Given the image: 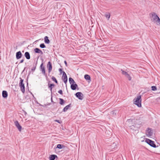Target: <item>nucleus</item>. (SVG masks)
Instances as JSON below:
<instances>
[{
	"instance_id": "f704fd0d",
	"label": "nucleus",
	"mask_w": 160,
	"mask_h": 160,
	"mask_svg": "<svg viewBox=\"0 0 160 160\" xmlns=\"http://www.w3.org/2000/svg\"><path fill=\"white\" fill-rule=\"evenodd\" d=\"M59 71L60 72V73H63V71H62V69H61V68H59Z\"/></svg>"
},
{
	"instance_id": "2f4dec72",
	"label": "nucleus",
	"mask_w": 160,
	"mask_h": 160,
	"mask_svg": "<svg viewBox=\"0 0 160 160\" xmlns=\"http://www.w3.org/2000/svg\"><path fill=\"white\" fill-rule=\"evenodd\" d=\"M110 13H108L105 15V17L106 18L108 19L110 18Z\"/></svg>"
},
{
	"instance_id": "e433bc0d",
	"label": "nucleus",
	"mask_w": 160,
	"mask_h": 160,
	"mask_svg": "<svg viewBox=\"0 0 160 160\" xmlns=\"http://www.w3.org/2000/svg\"><path fill=\"white\" fill-rule=\"evenodd\" d=\"M64 62L65 64V65L66 67L68 66V64L66 61H64Z\"/></svg>"
},
{
	"instance_id": "f3484780",
	"label": "nucleus",
	"mask_w": 160,
	"mask_h": 160,
	"mask_svg": "<svg viewBox=\"0 0 160 160\" xmlns=\"http://www.w3.org/2000/svg\"><path fill=\"white\" fill-rule=\"evenodd\" d=\"M55 84L53 83L48 84V88L50 89L51 95L52 93V89L55 86Z\"/></svg>"
},
{
	"instance_id": "b1692460",
	"label": "nucleus",
	"mask_w": 160,
	"mask_h": 160,
	"mask_svg": "<svg viewBox=\"0 0 160 160\" xmlns=\"http://www.w3.org/2000/svg\"><path fill=\"white\" fill-rule=\"evenodd\" d=\"M117 111L116 110H114L112 111L111 112V114L112 115V116H114L116 115L117 113Z\"/></svg>"
},
{
	"instance_id": "a211bd4d",
	"label": "nucleus",
	"mask_w": 160,
	"mask_h": 160,
	"mask_svg": "<svg viewBox=\"0 0 160 160\" xmlns=\"http://www.w3.org/2000/svg\"><path fill=\"white\" fill-rule=\"evenodd\" d=\"M56 158H58L57 156L56 155L52 154L49 156V160H55Z\"/></svg>"
},
{
	"instance_id": "f257e3e1",
	"label": "nucleus",
	"mask_w": 160,
	"mask_h": 160,
	"mask_svg": "<svg viewBox=\"0 0 160 160\" xmlns=\"http://www.w3.org/2000/svg\"><path fill=\"white\" fill-rule=\"evenodd\" d=\"M150 17L152 18L151 20L153 22H156L157 25H160V19L157 14L153 12L150 13Z\"/></svg>"
},
{
	"instance_id": "4468645a",
	"label": "nucleus",
	"mask_w": 160,
	"mask_h": 160,
	"mask_svg": "<svg viewBox=\"0 0 160 160\" xmlns=\"http://www.w3.org/2000/svg\"><path fill=\"white\" fill-rule=\"evenodd\" d=\"M78 86L77 84L75 83H72L71 84V88L72 90H75L78 87Z\"/></svg>"
},
{
	"instance_id": "ddd939ff",
	"label": "nucleus",
	"mask_w": 160,
	"mask_h": 160,
	"mask_svg": "<svg viewBox=\"0 0 160 160\" xmlns=\"http://www.w3.org/2000/svg\"><path fill=\"white\" fill-rule=\"evenodd\" d=\"M16 58L17 59H19L21 58L22 56L20 51H18L16 53Z\"/></svg>"
},
{
	"instance_id": "4c0bfd02",
	"label": "nucleus",
	"mask_w": 160,
	"mask_h": 160,
	"mask_svg": "<svg viewBox=\"0 0 160 160\" xmlns=\"http://www.w3.org/2000/svg\"><path fill=\"white\" fill-rule=\"evenodd\" d=\"M23 61H24V59H22L20 61V62H19V63H22L23 62Z\"/></svg>"
},
{
	"instance_id": "20e7f679",
	"label": "nucleus",
	"mask_w": 160,
	"mask_h": 160,
	"mask_svg": "<svg viewBox=\"0 0 160 160\" xmlns=\"http://www.w3.org/2000/svg\"><path fill=\"white\" fill-rule=\"evenodd\" d=\"M118 143L117 142H113L112 144L108 145L107 146V149L110 150V151H114L118 149Z\"/></svg>"
},
{
	"instance_id": "c756f323",
	"label": "nucleus",
	"mask_w": 160,
	"mask_h": 160,
	"mask_svg": "<svg viewBox=\"0 0 160 160\" xmlns=\"http://www.w3.org/2000/svg\"><path fill=\"white\" fill-rule=\"evenodd\" d=\"M121 71H122V74L124 75L125 76L128 74L127 72L123 70L122 69L121 70Z\"/></svg>"
},
{
	"instance_id": "6ab92c4d",
	"label": "nucleus",
	"mask_w": 160,
	"mask_h": 160,
	"mask_svg": "<svg viewBox=\"0 0 160 160\" xmlns=\"http://www.w3.org/2000/svg\"><path fill=\"white\" fill-rule=\"evenodd\" d=\"M34 51L36 53H40L42 55L43 54L42 51L38 48H35Z\"/></svg>"
},
{
	"instance_id": "bb28decb",
	"label": "nucleus",
	"mask_w": 160,
	"mask_h": 160,
	"mask_svg": "<svg viewBox=\"0 0 160 160\" xmlns=\"http://www.w3.org/2000/svg\"><path fill=\"white\" fill-rule=\"evenodd\" d=\"M52 79L56 83L58 84V82L56 78L54 76H52Z\"/></svg>"
},
{
	"instance_id": "c9c22d12",
	"label": "nucleus",
	"mask_w": 160,
	"mask_h": 160,
	"mask_svg": "<svg viewBox=\"0 0 160 160\" xmlns=\"http://www.w3.org/2000/svg\"><path fill=\"white\" fill-rule=\"evenodd\" d=\"M54 121L55 122H58V123H60V121L59 120L56 119L54 120Z\"/></svg>"
},
{
	"instance_id": "4be33fe9",
	"label": "nucleus",
	"mask_w": 160,
	"mask_h": 160,
	"mask_svg": "<svg viewBox=\"0 0 160 160\" xmlns=\"http://www.w3.org/2000/svg\"><path fill=\"white\" fill-rule=\"evenodd\" d=\"M71 104H70L69 105L66 106L63 109V111L64 112H66L69 108V107H71Z\"/></svg>"
},
{
	"instance_id": "37998d69",
	"label": "nucleus",
	"mask_w": 160,
	"mask_h": 160,
	"mask_svg": "<svg viewBox=\"0 0 160 160\" xmlns=\"http://www.w3.org/2000/svg\"><path fill=\"white\" fill-rule=\"evenodd\" d=\"M24 113L25 114H27V112H25Z\"/></svg>"
},
{
	"instance_id": "a19ab883",
	"label": "nucleus",
	"mask_w": 160,
	"mask_h": 160,
	"mask_svg": "<svg viewBox=\"0 0 160 160\" xmlns=\"http://www.w3.org/2000/svg\"><path fill=\"white\" fill-rule=\"evenodd\" d=\"M37 63H38V62H37V61L36 63L35 64V65H34V64L33 66H36V67L37 65Z\"/></svg>"
},
{
	"instance_id": "2eb2a0df",
	"label": "nucleus",
	"mask_w": 160,
	"mask_h": 160,
	"mask_svg": "<svg viewBox=\"0 0 160 160\" xmlns=\"http://www.w3.org/2000/svg\"><path fill=\"white\" fill-rule=\"evenodd\" d=\"M65 147V146L63 144H58L57 145L56 147L54 148V149L55 151H56V149L57 148L61 149L62 148H64Z\"/></svg>"
},
{
	"instance_id": "aec40b11",
	"label": "nucleus",
	"mask_w": 160,
	"mask_h": 160,
	"mask_svg": "<svg viewBox=\"0 0 160 160\" xmlns=\"http://www.w3.org/2000/svg\"><path fill=\"white\" fill-rule=\"evenodd\" d=\"M24 56L28 60L30 58V55L28 52H26L24 54Z\"/></svg>"
},
{
	"instance_id": "1a4fd4ad",
	"label": "nucleus",
	"mask_w": 160,
	"mask_h": 160,
	"mask_svg": "<svg viewBox=\"0 0 160 160\" xmlns=\"http://www.w3.org/2000/svg\"><path fill=\"white\" fill-rule=\"evenodd\" d=\"M62 79L65 84L68 81V78L66 73L64 72H63V74Z\"/></svg>"
},
{
	"instance_id": "423d86ee",
	"label": "nucleus",
	"mask_w": 160,
	"mask_h": 160,
	"mask_svg": "<svg viewBox=\"0 0 160 160\" xmlns=\"http://www.w3.org/2000/svg\"><path fill=\"white\" fill-rule=\"evenodd\" d=\"M145 142L152 147L154 148H156V146L155 143L154 142L151 140L147 138L145 140Z\"/></svg>"
},
{
	"instance_id": "9d476101",
	"label": "nucleus",
	"mask_w": 160,
	"mask_h": 160,
	"mask_svg": "<svg viewBox=\"0 0 160 160\" xmlns=\"http://www.w3.org/2000/svg\"><path fill=\"white\" fill-rule=\"evenodd\" d=\"M47 67L48 69V73H49L51 72L52 69V64L51 62L49 61L48 62Z\"/></svg>"
},
{
	"instance_id": "a18cd8bd",
	"label": "nucleus",
	"mask_w": 160,
	"mask_h": 160,
	"mask_svg": "<svg viewBox=\"0 0 160 160\" xmlns=\"http://www.w3.org/2000/svg\"><path fill=\"white\" fill-rule=\"evenodd\" d=\"M27 85H28V82L27 83Z\"/></svg>"
},
{
	"instance_id": "473e14b6",
	"label": "nucleus",
	"mask_w": 160,
	"mask_h": 160,
	"mask_svg": "<svg viewBox=\"0 0 160 160\" xmlns=\"http://www.w3.org/2000/svg\"><path fill=\"white\" fill-rule=\"evenodd\" d=\"M36 66H33V67L31 69V71L33 72L35 71L36 69Z\"/></svg>"
},
{
	"instance_id": "c85d7f7f",
	"label": "nucleus",
	"mask_w": 160,
	"mask_h": 160,
	"mask_svg": "<svg viewBox=\"0 0 160 160\" xmlns=\"http://www.w3.org/2000/svg\"><path fill=\"white\" fill-rule=\"evenodd\" d=\"M40 47L41 48H44L46 47V46L44 43H42L40 45Z\"/></svg>"
},
{
	"instance_id": "79ce46f5",
	"label": "nucleus",
	"mask_w": 160,
	"mask_h": 160,
	"mask_svg": "<svg viewBox=\"0 0 160 160\" xmlns=\"http://www.w3.org/2000/svg\"><path fill=\"white\" fill-rule=\"evenodd\" d=\"M26 68V67H25L24 68V70H23V72H24V71L25 70V69Z\"/></svg>"
},
{
	"instance_id": "412c9836",
	"label": "nucleus",
	"mask_w": 160,
	"mask_h": 160,
	"mask_svg": "<svg viewBox=\"0 0 160 160\" xmlns=\"http://www.w3.org/2000/svg\"><path fill=\"white\" fill-rule=\"evenodd\" d=\"M44 42L45 43L47 44H49L50 43V41L48 39V36H45L44 38Z\"/></svg>"
},
{
	"instance_id": "58836bf2",
	"label": "nucleus",
	"mask_w": 160,
	"mask_h": 160,
	"mask_svg": "<svg viewBox=\"0 0 160 160\" xmlns=\"http://www.w3.org/2000/svg\"><path fill=\"white\" fill-rule=\"evenodd\" d=\"M51 101L52 102L54 103V102H53V100H52V95L51 96Z\"/></svg>"
},
{
	"instance_id": "5701e85b",
	"label": "nucleus",
	"mask_w": 160,
	"mask_h": 160,
	"mask_svg": "<svg viewBox=\"0 0 160 160\" xmlns=\"http://www.w3.org/2000/svg\"><path fill=\"white\" fill-rule=\"evenodd\" d=\"M85 79L87 80H91L90 76L88 74H86L84 75Z\"/></svg>"
},
{
	"instance_id": "f03ea898",
	"label": "nucleus",
	"mask_w": 160,
	"mask_h": 160,
	"mask_svg": "<svg viewBox=\"0 0 160 160\" xmlns=\"http://www.w3.org/2000/svg\"><path fill=\"white\" fill-rule=\"evenodd\" d=\"M142 123V122L139 120H136L135 121L134 124L130 126V128L131 129L136 131L141 127Z\"/></svg>"
},
{
	"instance_id": "c03bdc74",
	"label": "nucleus",
	"mask_w": 160,
	"mask_h": 160,
	"mask_svg": "<svg viewBox=\"0 0 160 160\" xmlns=\"http://www.w3.org/2000/svg\"><path fill=\"white\" fill-rule=\"evenodd\" d=\"M30 72H29V75H28V76L30 74Z\"/></svg>"
},
{
	"instance_id": "cd10ccee",
	"label": "nucleus",
	"mask_w": 160,
	"mask_h": 160,
	"mask_svg": "<svg viewBox=\"0 0 160 160\" xmlns=\"http://www.w3.org/2000/svg\"><path fill=\"white\" fill-rule=\"evenodd\" d=\"M151 88V90L153 91H155L157 90V88L155 86H152Z\"/></svg>"
},
{
	"instance_id": "a878e982",
	"label": "nucleus",
	"mask_w": 160,
	"mask_h": 160,
	"mask_svg": "<svg viewBox=\"0 0 160 160\" xmlns=\"http://www.w3.org/2000/svg\"><path fill=\"white\" fill-rule=\"evenodd\" d=\"M69 81L71 84L72 83H75V82L74 80L71 77L69 78Z\"/></svg>"
},
{
	"instance_id": "7c9ffc66",
	"label": "nucleus",
	"mask_w": 160,
	"mask_h": 160,
	"mask_svg": "<svg viewBox=\"0 0 160 160\" xmlns=\"http://www.w3.org/2000/svg\"><path fill=\"white\" fill-rule=\"evenodd\" d=\"M126 76L128 78V79L129 81H130L131 80V78L128 73Z\"/></svg>"
},
{
	"instance_id": "393cba45",
	"label": "nucleus",
	"mask_w": 160,
	"mask_h": 160,
	"mask_svg": "<svg viewBox=\"0 0 160 160\" xmlns=\"http://www.w3.org/2000/svg\"><path fill=\"white\" fill-rule=\"evenodd\" d=\"M59 104L61 105H63L65 102V101H64V100L62 99V98H59Z\"/></svg>"
},
{
	"instance_id": "f8f14e48",
	"label": "nucleus",
	"mask_w": 160,
	"mask_h": 160,
	"mask_svg": "<svg viewBox=\"0 0 160 160\" xmlns=\"http://www.w3.org/2000/svg\"><path fill=\"white\" fill-rule=\"evenodd\" d=\"M146 134L148 136H151L153 134V131L151 128H148L146 130Z\"/></svg>"
},
{
	"instance_id": "9b49d317",
	"label": "nucleus",
	"mask_w": 160,
	"mask_h": 160,
	"mask_svg": "<svg viewBox=\"0 0 160 160\" xmlns=\"http://www.w3.org/2000/svg\"><path fill=\"white\" fill-rule=\"evenodd\" d=\"M15 126L18 128V130L21 132L22 130V127L20 125L18 121H16L14 122Z\"/></svg>"
},
{
	"instance_id": "ea45409f",
	"label": "nucleus",
	"mask_w": 160,
	"mask_h": 160,
	"mask_svg": "<svg viewBox=\"0 0 160 160\" xmlns=\"http://www.w3.org/2000/svg\"><path fill=\"white\" fill-rule=\"evenodd\" d=\"M47 79H48V80H47V81H48V84H50V82H51V81H50V80H48V78H47Z\"/></svg>"
},
{
	"instance_id": "72a5a7b5",
	"label": "nucleus",
	"mask_w": 160,
	"mask_h": 160,
	"mask_svg": "<svg viewBox=\"0 0 160 160\" xmlns=\"http://www.w3.org/2000/svg\"><path fill=\"white\" fill-rule=\"evenodd\" d=\"M58 92L61 95L63 94L62 91V90H60L59 91H58Z\"/></svg>"
},
{
	"instance_id": "6e6552de",
	"label": "nucleus",
	"mask_w": 160,
	"mask_h": 160,
	"mask_svg": "<svg viewBox=\"0 0 160 160\" xmlns=\"http://www.w3.org/2000/svg\"><path fill=\"white\" fill-rule=\"evenodd\" d=\"M75 95L79 100H82L83 98V95L81 92H78L76 93Z\"/></svg>"
},
{
	"instance_id": "39448f33",
	"label": "nucleus",
	"mask_w": 160,
	"mask_h": 160,
	"mask_svg": "<svg viewBox=\"0 0 160 160\" xmlns=\"http://www.w3.org/2000/svg\"><path fill=\"white\" fill-rule=\"evenodd\" d=\"M20 81L19 84V86L22 92L24 93L25 92V86L23 83V80L21 78H20Z\"/></svg>"
},
{
	"instance_id": "7ed1b4c3",
	"label": "nucleus",
	"mask_w": 160,
	"mask_h": 160,
	"mask_svg": "<svg viewBox=\"0 0 160 160\" xmlns=\"http://www.w3.org/2000/svg\"><path fill=\"white\" fill-rule=\"evenodd\" d=\"M141 101V95H139L133 99V103L138 107H141L142 106Z\"/></svg>"
},
{
	"instance_id": "0eeeda50",
	"label": "nucleus",
	"mask_w": 160,
	"mask_h": 160,
	"mask_svg": "<svg viewBox=\"0 0 160 160\" xmlns=\"http://www.w3.org/2000/svg\"><path fill=\"white\" fill-rule=\"evenodd\" d=\"M43 63L42 62L40 66V68L41 70L42 71V73L44 74V75L45 76L46 78V80H48V76L45 72V68L44 66H43Z\"/></svg>"
},
{
	"instance_id": "dca6fc26",
	"label": "nucleus",
	"mask_w": 160,
	"mask_h": 160,
	"mask_svg": "<svg viewBox=\"0 0 160 160\" xmlns=\"http://www.w3.org/2000/svg\"><path fill=\"white\" fill-rule=\"evenodd\" d=\"M2 97L3 98H7L8 93L7 91L3 90L2 92Z\"/></svg>"
}]
</instances>
